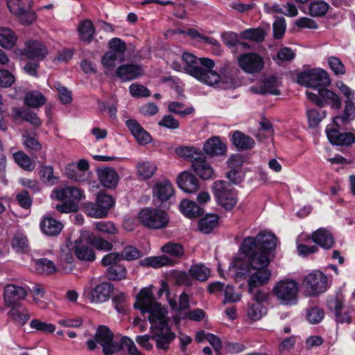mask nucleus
<instances>
[{"label":"nucleus","mask_w":355,"mask_h":355,"mask_svg":"<svg viewBox=\"0 0 355 355\" xmlns=\"http://www.w3.org/2000/svg\"><path fill=\"white\" fill-rule=\"evenodd\" d=\"M277 245V238L270 232H261L256 237L244 239L240 248V255L236 257L231 267L235 268L237 276H249L248 291L263 286L271 278V271L267 268L273 258L272 252Z\"/></svg>","instance_id":"obj_1"},{"label":"nucleus","mask_w":355,"mask_h":355,"mask_svg":"<svg viewBox=\"0 0 355 355\" xmlns=\"http://www.w3.org/2000/svg\"><path fill=\"white\" fill-rule=\"evenodd\" d=\"M182 64L176 60L173 61L171 67L177 71H184L200 82L215 88L227 89L234 85L232 76H221L213 70L215 63L211 59L198 58L184 52L182 55Z\"/></svg>","instance_id":"obj_2"},{"label":"nucleus","mask_w":355,"mask_h":355,"mask_svg":"<svg viewBox=\"0 0 355 355\" xmlns=\"http://www.w3.org/2000/svg\"><path fill=\"white\" fill-rule=\"evenodd\" d=\"M134 306L139 309L141 313H149L148 320L150 322L166 317V309L155 302L151 288H144L140 291Z\"/></svg>","instance_id":"obj_3"},{"label":"nucleus","mask_w":355,"mask_h":355,"mask_svg":"<svg viewBox=\"0 0 355 355\" xmlns=\"http://www.w3.org/2000/svg\"><path fill=\"white\" fill-rule=\"evenodd\" d=\"M299 286L296 281L285 278L278 281L272 289V295L281 304L295 305L297 302Z\"/></svg>","instance_id":"obj_4"},{"label":"nucleus","mask_w":355,"mask_h":355,"mask_svg":"<svg viewBox=\"0 0 355 355\" xmlns=\"http://www.w3.org/2000/svg\"><path fill=\"white\" fill-rule=\"evenodd\" d=\"M139 222L146 227L159 230L166 227L169 223V216L164 210L158 208L146 207L138 213Z\"/></svg>","instance_id":"obj_5"},{"label":"nucleus","mask_w":355,"mask_h":355,"mask_svg":"<svg viewBox=\"0 0 355 355\" xmlns=\"http://www.w3.org/2000/svg\"><path fill=\"white\" fill-rule=\"evenodd\" d=\"M153 334L152 339L156 342L157 349L166 350L175 339V334L168 327L166 317L150 322Z\"/></svg>","instance_id":"obj_6"},{"label":"nucleus","mask_w":355,"mask_h":355,"mask_svg":"<svg viewBox=\"0 0 355 355\" xmlns=\"http://www.w3.org/2000/svg\"><path fill=\"white\" fill-rule=\"evenodd\" d=\"M213 193L218 203L227 210L232 209L237 203V194L228 182L218 180L213 184Z\"/></svg>","instance_id":"obj_7"},{"label":"nucleus","mask_w":355,"mask_h":355,"mask_svg":"<svg viewBox=\"0 0 355 355\" xmlns=\"http://www.w3.org/2000/svg\"><path fill=\"white\" fill-rule=\"evenodd\" d=\"M297 83L317 91L318 87L329 85L330 80L324 70L315 69L300 73L297 76Z\"/></svg>","instance_id":"obj_8"},{"label":"nucleus","mask_w":355,"mask_h":355,"mask_svg":"<svg viewBox=\"0 0 355 355\" xmlns=\"http://www.w3.org/2000/svg\"><path fill=\"white\" fill-rule=\"evenodd\" d=\"M32 0H7V6L11 13L17 15L21 24H32L36 19V15L29 9Z\"/></svg>","instance_id":"obj_9"},{"label":"nucleus","mask_w":355,"mask_h":355,"mask_svg":"<svg viewBox=\"0 0 355 355\" xmlns=\"http://www.w3.org/2000/svg\"><path fill=\"white\" fill-rule=\"evenodd\" d=\"M303 284L309 295H318L324 293L328 288L326 275L320 271L315 270L304 277Z\"/></svg>","instance_id":"obj_10"},{"label":"nucleus","mask_w":355,"mask_h":355,"mask_svg":"<svg viewBox=\"0 0 355 355\" xmlns=\"http://www.w3.org/2000/svg\"><path fill=\"white\" fill-rule=\"evenodd\" d=\"M306 95L308 99L320 107L328 105L331 108L338 110L341 106V100L338 96L326 88H318L317 93L306 91Z\"/></svg>","instance_id":"obj_11"},{"label":"nucleus","mask_w":355,"mask_h":355,"mask_svg":"<svg viewBox=\"0 0 355 355\" xmlns=\"http://www.w3.org/2000/svg\"><path fill=\"white\" fill-rule=\"evenodd\" d=\"M90 232L87 230H81L80 237L76 240L72 245V250L76 257L80 260L94 261L96 255L90 244Z\"/></svg>","instance_id":"obj_12"},{"label":"nucleus","mask_w":355,"mask_h":355,"mask_svg":"<svg viewBox=\"0 0 355 355\" xmlns=\"http://www.w3.org/2000/svg\"><path fill=\"white\" fill-rule=\"evenodd\" d=\"M114 204V200L111 196L99 193L97 196L96 203L87 202L85 204V212L87 215L94 218H103L106 216L107 210Z\"/></svg>","instance_id":"obj_13"},{"label":"nucleus","mask_w":355,"mask_h":355,"mask_svg":"<svg viewBox=\"0 0 355 355\" xmlns=\"http://www.w3.org/2000/svg\"><path fill=\"white\" fill-rule=\"evenodd\" d=\"M95 339L102 346L105 355H112L121 349L119 343L114 340L112 332L106 326L98 328Z\"/></svg>","instance_id":"obj_14"},{"label":"nucleus","mask_w":355,"mask_h":355,"mask_svg":"<svg viewBox=\"0 0 355 355\" xmlns=\"http://www.w3.org/2000/svg\"><path fill=\"white\" fill-rule=\"evenodd\" d=\"M238 64L246 73L254 74L262 71L264 67V60L261 55L248 52L239 56Z\"/></svg>","instance_id":"obj_15"},{"label":"nucleus","mask_w":355,"mask_h":355,"mask_svg":"<svg viewBox=\"0 0 355 355\" xmlns=\"http://www.w3.org/2000/svg\"><path fill=\"white\" fill-rule=\"evenodd\" d=\"M114 287L110 282H102L94 288L87 287L84 289V296L93 304H101L107 301Z\"/></svg>","instance_id":"obj_16"},{"label":"nucleus","mask_w":355,"mask_h":355,"mask_svg":"<svg viewBox=\"0 0 355 355\" xmlns=\"http://www.w3.org/2000/svg\"><path fill=\"white\" fill-rule=\"evenodd\" d=\"M28 295V289L26 287L15 284H8L4 288V302L6 306L12 307L21 306V302Z\"/></svg>","instance_id":"obj_17"},{"label":"nucleus","mask_w":355,"mask_h":355,"mask_svg":"<svg viewBox=\"0 0 355 355\" xmlns=\"http://www.w3.org/2000/svg\"><path fill=\"white\" fill-rule=\"evenodd\" d=\"M89 169V163L86 159H80L78 162H71L67 165L65 174L67 177L75 182L85 180V172Z\"/></svg>","instance_id":"obj_18"},{"label":"nucleus","mask_w":355,"mask_h":355,"mask_svg":"<svg viewBox=\"0 0 355 355\" xmlns=\"http://www.w3.org/2000/svg\"><path fill=\"white\" fill-rule=\"evenodd\" d=\"M53 199L59 200H68L69 202H78L83 197V191L74 187L54 189L51 195Z\"/></svg>","instance_id":"obj_19"},{"label":"nucleus","mask_w":355,"mask_h":355,"mask_svg":"<svg viewBox=\"0 0 355 355\" xmlns=\"http://www.w3.org/2000/svg\"><path fill=\"white\" fill-rule=\"evenodd\" d=\"M177 184L180 189L188 193L196 192L199 189V181L191 173L184 171L177 177Z\"/></svg>","instance_id":"obj_20"},{"label":"nucleus","mask_w":355,"mask_h":355,"mask_svg":"<svg viewBox=\"0 0 355 355\" xmlns=\"http://www.w3.org/2000/svg\"><path fill=\"white\" fill-rule=\"evenodd\" d=\"M126 126L141 145H146L151 141L150 135L135 119H128L125 122Z\"/></svg>","instance_id":"obj_21"},{"label":"nucleus","mask_w":355,"mask_h":355,"mask_svg":"<svg viewBox=\"0 0 355 355\" xmlns=\"http://www.w3.org/2000/svg\"><path fill=\"white\" fill-rule=\"evenodd\" d=\"M24 55L30 58L44 59L48 54L46 46L37 40H31L26 43Z\"/></svg>","instance_id":"obj_22"},{"label":"nucleus","mask_w":355,"mask_h":355,"mask_svg":"<svg viewBox=\"0 0 355 355\" xmlns=\"http://www.w3.org/2000/svg\"><path fill=\"white\" fill-rule=\"evenodd\" d=\"M154 198L162 202L170 199L174 194L171 182L168 180L157 182L153 189Z\"/></svg>","instance_id":"obj_23"},{"label":"nucleus","mask_w":355,"mask_h":355,"mask_svg":"<svg viewBox=\"0 0 355 355\" xmlns=\"http://www.w3.org/2000/svg\"><path fill=\"white\" fill-rule=\"evenodd\" d=\"M279 83V80L275 76H270L263 81H261L258 85L252 87V90L257 94H279L278 87Z\"/></svg>","instance_id":"obj_24"},{"label":"nucleus","mask_w":355,"mask_h":355,"mask_svg":"<svg viewBox=\"0 0 355 355\" xmlns=\"http://www.w3.org/2000/svg\"><path fill=\"white\" fill-rule=\"evenodd\" d=\"M40 227L43 234L55 236L61 232L63 225L53 217L44 216L40 221Z\"/></svg>","instance_id":"obj_25"},{"label":"nucleus","mask_w":355,"mask_h":355,"mask_svg":"<svg viewBox=\"0 0 355 355\" xmlns=\"http://www.w3.org/2000/svg\"><path fill=\"white\" fill-rule=\"evenodd\" d=\"M144 73L142 68L137 64H123L116 69V73L123 81L135 79Z\"/></svg>","instance_id":"obj_26"},{"label":"nucleus","mask_w":355,"mask_h":355,"mask_svg":"<svg viewBox=\"0 0 355 355\" xmlns=\"http://www.w3.org/2000/svg\"><path fill=\"white\" fill-rule=\"evenodd\" d=\"M159 295L166 294V297L171 307L175 310H184L189 307V297L185 293H182L179 297L178 304L176 301L170 297V293L168 291V286L166 283L163 282L158 292Z\"/></svg>","instance_id":"obj_27"},{"label":"nucleus","mask_w":355,"mask_h":355,"mask_svg":"<svg viewBox=\"0 0 355 355\" xmlns=\"http://www.w3.org/2000/svg\"><path fill=\"white\" fill-rule=\"evenodd\" d=\"M203 150L209 156H220L225 153L226 146L219 137H213L205 142Z\"/></svg>","instance_id":"obj_28"},{"label":"nucleus","mask_w":355,"mask_h":355,"mask_svg":"<svg viewBox=\"0 0 355 355\" xmlns=\"http://www.w3.org/2000/svg\"><path fill=\"white\" fill-rule=\"evenodd\" d=\"M192 168L195 173L202 180H209L214 178V169L204 156L192 164Z\"/></svg>","instance_id":"obj_29"},{"label":"nucleus","mask_w":355,"mask_h":355,"mask_svg":"<svg viewBox=\"0 0 355 355\" xmlns=\"http://www.w3.org/2000/svg\"><path fill=\"white\" fill-rule=\"evenodd\" d=\"M312 241L324 249H330L334 244L331 233L324 228H320L313 232Z\"/></svg>","instance_id":"obj_30"},{"label":"nucleus","mask_w":355,"mask_h":355,"mask_svg":"<svg viewBox=\"0 0 355 355\" xmlns=\"http://www.w3.org/2000/svg\"><path fill=\"white\" fill-rule=\"evenodd\" d=\"M101 184L107 188L115 187L119 182V175L112 168H105L98 171Z\"/></svg>","instance_id":"obj_31"},{"label":"nucleus","mask_w":355,"mask_h":355,"mask_svg":"<svg viewBox=\"0 0 355 355\" xmlns=\"http://www.w3.org/2000/svg\"><path fill=\"white\" fill-rule=\"evenodd\" d=\"M18 40L16 33L9 28L0 27V46L5 49H11Z\"/></svg>","instance_id":"obj_32"},{"label":"nucleus","mask_w":355,"mask_h":355,"mask_svg":"<svg viewBox=\"0 0 355 355\" xmlns=\"http://www.w3.org/2000/svg\"><path fill=\"white\" fill-rule=\"evenodd\" d=\"M123 58L116 55L112 51H107L101 58V63L106 74L112 73L117 64L123 61Z\"/></svg>","instance_id":"obj_33"},{"label":"nucleus","mask_w":355,"mask_h":355,"mask_svg":"<svg viewBox=\"0 0 355 355\" xmlns=\"http://www.w3.org/2000/svg\"><path fill=\"white\" fill-rule=\"evenodd\" d=\"M175 152L179 157L191 161L192 164L198 159L203 157L202 153L193 146H181L176 148Z\"/></svg>","instance_id":"obj_34"},{"label":"nucleus","mask_w":355,"mask_h":355,"mask_svg":"<svg viewBox=\"0 0 355 355\" xmlns=\"http://www.w3.org/2000/svg\"><path fill=\"white\" fill-rule=\"evenodd\" d=\"M232 141L233 144L239 150H247L252 148L255 144L252 138L240 131H235L232 134Z\"/></svg>","instance_id":"obj_35"},{"label":"nucleus","mask_w":355,"mask_h":355,"mask_svg":"<svg viewBox=\"0 0 355 355\" xmlns=\"http://www.w3.org/2000/svg\"><path fill=\"white\" fill-rule=\"evenodd\" d=\"M137 175L141 180L152 178L157 171V166L153 162L148 161L139 162L136 164Z\"/></svg>","instance_id":"obj_36"},{"label":"nucleus","mask_w":355,"mask_h":355,"mask_svg":"<svg viewBox=\"0 0 355 355\" xmlns=\"http://www.w3.org/2000/svg\"><path fill=\"white\" fill-rule=\"evenodd\" d=\"M35 271L41 275H49L57 271L55 263L46 258L40 259L33 261Z\"/></svg>","instance_id":"obj_37"},{"label":"nucleus","mask_w":355,"mask_h":355,"mask_svg":"<svg viewBox=\"0 0 355 355\" xmlns=\"http://www.w3.org/2000/svg\"><path fill=\"white\" fill-rule=\"evenodd\" d=\"M180 209L188 218H196L202 214L201 208L195 202L188 200L181 201Z\"/></svg>","instance_id":"obj_38"},{"label":"nucleus","mask_w":355,"mask_h":355,"mask_svg":"<svg viewBox=\"0 0 355 355\" xmlns=\"http://www.w3.org/2000/svg\"><path fill=\"white\" fill-rule=\"evenodd\" d=\"M266 33L262 27L248 28L240 33V37L256 42H261L264 40Z\"/></svg>","instance_id":"obj_39"},{"label":"nucleus","mask_w":355,"mask_h":355,"mask_svg":"<svg viewBox=\"0 0 355 355\" xmlns=\"http://www.w3.org/2000/svg\"><path fill=\"white\" fill-rule=\"evenodd\" d=\"M20 306H12L8 315L16 323L23 326L30 319V313L26 309H20Z\"/></svg>","instance_id":"obj_40"},{"label":"nucleus","mask_w":355,"mask_h":355,"mask_svg":"<svg viewBox=\"0 0 355 355\" xmlns=\"http://www.w3.org/2000/svg\"><path fill=\"white\" fill-rule=\"evenodd\" d=\"M46 98L38 91L28 92L24 97V103L29 107H40L45 104Z\"/></svg>","instance_id":"obj_41"},{"label":"nucleus","mask_w":355,"mask_h":355,"mask_svg":"<svg viewBox=\"0 0 355 355\" xmlns=\"http://www.w3.org/2000/svg\"><path fill=\"white\" fill-rule=\"evenodd\" d=\"M78 31L82 40L90 42L94 34L92 21L89 19L81 21L78 26Z\"/></svg>","instance_id":"obj_42"},{"label":"nucleus","mask_w":355,"mask_h":355,"mask_svg":"<svg viewBox=\"0 0 355 355\" xmlns=\"http://www.w3.org/2000/svg\"><path fill=\"white\" fill-rule=\"evenodd\" d=\"M12 246L17 252H25L28 251L29 244L25 234L21 232H16L12 239Z\"/></svg>","instance_id":"obj_43"},{"label":"nucleus","mask_w":355,"mask_h":355,"mask_svg":"<svg viewBox=\"0 0 355 355\" xmlns=\"http://www.w3.org/2000/svg\"><path fill=\"white\" fill-rule=\"evenodd\" d=\"M218 216L216 215H208L201 218L198 222V228L200 232L208 234L212 231V230L218 224Z\"/></svg>","instance_id":"obj_44"},{"label":"nucleus","mask_w":355,"mask_h":355,"mask_svg":"<svg viewBox=\"0 0 355 355\" xmlns=\"http://www.w3.org/2000/svg\"><path fill=\"white\" fill-rule=\"evenodd\" d=\"M189 272L191 277L199 281H206L210 275L209 268L203 264L193 265L189 269Z\"/></svg>","instance_id":"obj_45"},{"label":"nucleus","mask_w":355,"mask_h":355,"mask_svg":"<svg viewBox=\"0 0 355 355\" xmlns=\"http://www.w3.org/2000/svg\"><path fill=\"white\" fill-rule=\"evenodd\" d=\"M13 158L17 164L25 171H32L35 168L31 158L22 151L14 153Z\"/></svg>","instance_id":"obj_46"},{"label":"nucleus","mask_w":355,"mask_h":355,"mask_svg":"<svg viewBox=\"0 0 355 355\" xmlns=\"http://www.w3.org/2000/svg\"><path fill=\"white\" fill-rule=\"evenodd\" d=\"M345 106L343 115L333 119V122L337 127H338V120L341 119L343 121H348L355 118V106L352 101L345 100Z\"/></svg>","instance_id":"obj_47"},{"label":"nucleus","mask_w":355,"mask_h":355,"mask_svg":"<svg viewBox=\"0 0 355 355\" xmlns=\"http://www.w3.org/2000/svg\"><path fill=\"white\" fill-rule=\"evenodd\" d=\"M266 309L259 303L250 304L247 311L248 318L252 321L260 320L266 314Z\"/></svg>","instance_id":"obj_48"},{"label":"nucleus","mask_w":355,"mask_h":355,"mask_svg":"<svg viewBox=\"0 0 355 355\" xmlns=\"http://www.w3.org/2000/svg\"><path fill=\"white\" fill-rule=\"evenodd\" d=\"M169 259L165 256L149 257L140 261V264L144 266H150L153 268H160L168 265Z\"/></svg>","instance_id":"obj_49"},{"label":"nucleus","mask_w":355,"mask_h":355,"mask_svg":"<svg viewBox=\"0 0 355 355\" xmlns=\"http://www.w3.org/2000/svg\"><path fill=\"white\" fill-rule=\"evenodd\" d=\"M306 116L309 126L315 127L326 117V112L324 111L320 112L314 108L307 109Z\"/></svg>","instance_id":"obj_50"},{"label":"nucleus","mask_w":355,"mask_h":355,"mask_svg":"<svg viewBox=\"0 0 355 355\" xmlns=\"http://www.w3.org/2000/svg\"><path fill=\"white\" fill-rule=\"evenodd\" d=\"M109 48L110 50L108 51H112L116 55H119V57L124 59L126 44L122 40L118 37L112 38L109 42Z\"/></svg>","instance_id":"obj_51"},{"label":"nucleus","mask_w":355,"mask_h":355,"mask_svg":"<svg viewBox=\"0 0 355 355\" xmlns=\"http://www.w3.org/2000/svg\"><path fill=\"white\" fill-rule=\"evenodd\" d=\"M30 327L37 331L44 334L53 333L55 330V326L51 323H47L38 319H34L31 321Z\"/></svg>","instance_id":"obj_52"},{"label":"nucleus","mask_w":355,"mask_h":355,"mask_svg":"<svg viewBox=\"0 0 355 355\" xmlns=\"http://www.w3.org/2000/svg\"><path fill=\"white\" fill-rule=\"evenodd\" d=\"M109 279L112 280H121L125 279L127 274L125 268L121 265L110 266L107 270Z\"/></svg>","instance_id":"obj_53"},{"label":"nucleus","mask_w":355,"mask_h":355,"mask_svg":"<svg viewBox=\"0 0 355 355\" xmlns=\"http://www.w3.org/2000/svg\"><path fill=\"white\" fill-rule=\"evenodd\" d=\"M329 5L324 1H314L309 5V13L312 16H322L327 12Z\"/></svg>","instance_id":"obj_54"},{"label":"nucleus","mask_w":355,"mask_h":355,"mask_svg":"<svg viewBox=\"0 0 355 355\" xmlns=\"http://www.w3.org/2000/svg\"><path fill=\"white\" fill-rule=\"evenodd\" d=\"M162 251L164 253L169 254L171 256L180 257L184 254L183 247L178 243H168L162 247Z\"/></svg>","instance_id":"obj_55"},{"label":"nucleus","mask_w":355,"mask_h":355,"mask_svg":"<svg viewBox=\"0 0 355 355\" xmlns=\"http://www.w3.org/2000/svg\"><path fill=\"white\" fill-rule=\"evenodd\" d=\"M324 315L322 309L315 306L309 309L306 313V319L311 324H318L322 321Z\"/></svg>","instance_id":"obj_56"},{"label":"nucleus","mask_w":355,"mask_h":355,"mask_svg":"<svg viewBox=\"0 0 355 355\" xmlns=\"http://www.w3.org/2000/svg\"><path fill=\"white\" fill-rule=\"evenodd\" d=\"M89 241L90 245L97 250L109 251L112 249V244L111 243L100 237L94 236L91 233Z\"/></svg>","instance_id":"obj_57"},{"label":"nucleus","mask_w":355,"mask_h":355,"mask_svg":"<svg viewBox=\"0 0 355 355\" xmlns=\"http://www.w3.org/2000/svg\"><path fill=\"white\" fill-rule=\"evenodd\" d=\"M273 35L275 39H281L286 31V24L284 17H277L273 23Z\"/></svg>","instance_id":"obj_58"},{"label":"nucleus","mask_w":355,"mask_h":355,"mask_svg":"<svg viewBox=\"0 0 355 355\" xmlns=\"http://www.w3.org/2000/svg\"><path fill=\"white\" fill-rule=\"evenodd\" d=\"M168 109L170 112L180 114L182 116L190 114L193 112V107H190L183 109V104L176 101L169 103Z\"/></svg>","instance_id":"obj_59"},{"label":"nucleus","mask_w":355,"mask_h":355,"mask_svg":"<svg viewBox=\"0 0 355 355\" xmlns=\"http://www.w3.org/2000/svg\"><path fill=\"white\" fill-rule=\"evenodd\" d=\"M112 302L115 309L119 313H125L127 309V296L123 293H119L116 294L112 298Z\"/></svg>","instance_id":"obj_60"},{"label":"nucleus","mask_w":355,"mask_h":355,"mask_svg":"<svg viewBox=\"0 0 355 355\" xmlns=\"http://www.w3.org/2000/svg\"><path fill=\"white\" fill-rule=\"evenodd\" d=\"M121 260L132 261L139 259L141 257V252L135 247L128 245L125 246L121 253Z\"/></svg>","instance_id":"obj_61"},{"label":"nucleus","mask_w":355,"mask_h":355,"mask_svg":"<svg viewBox=\"0 0 355 355\" xmlns=\"http://www.w3.org/2000/svg\"><path fill=\"white\" fill-rule=\"evenodd\" d=\"M130 94L136 98L147 97L150 95L148 88L139 84H132L129 87Z\"/></svg>","instance_id":"obj_62"},{"label":"nucleus","mask_w":355,"mask_h":355,"mask_svg":"<svg viewBox=\"0 0 355 355\" xmlns=\"http://www.w3.org/2000/svg\"><path fill=\"white\" fill-rule=\"evenodd\" d=\"M158 125L167 129L175 130L179 128V121L171 115H164L158 122Z\"/></svg>","instance_id":"obj_63"},{"label":"nucleus","mask_w":355,"mask_h":355,"mask_svg":"<svg viewBox=\"0 0 355 355\" xmlns=\"http://www.w3.org/2000/svg\"><path fill=\"white\" fill-rule=\"evenodd\" d=\"M41 175L44 182L53 185L55 183V177L53 175V168L51 166H43L41 169Z\"/></svg>","instance_id":"obj_64"}]
</instances>
